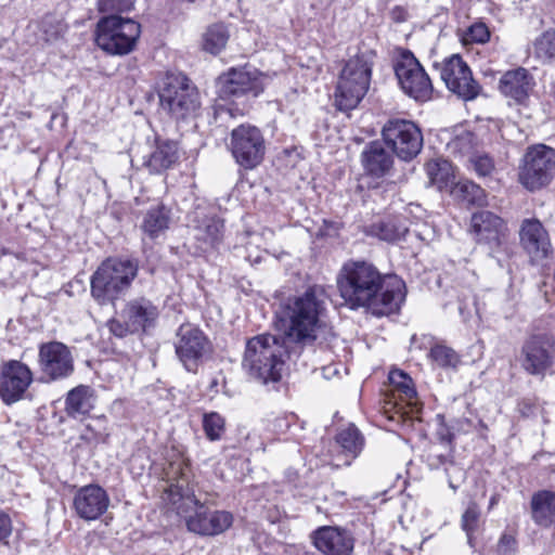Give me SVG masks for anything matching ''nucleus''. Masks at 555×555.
<instances>
[{"mask_svg": "<svg viewBox=\"0 0 555 555\" xmlns=\"http://www.w3.org/2000/svg\"><path fill=\"white\" fill-rule=\"evenodd\" d=\"M337 288L348 308H364L377 317L397 312L405 300V284L398 275L384 274L364 260L343 264Z\"/></svg>", "mask_w": 555, "mask_h": 555, "instance_id": "nucleus-1", "label": "nucleus"}, {"mask_svg": "<svg viewBox=\"0 0 555 555\" xmlns=\"http://www.w3.org/2000/svg\"><path fill=\"white\" fill-rule=\"evenodd\" d=\"M165 475L169 485L163 499L185 519L190 531L201 535H216L231 527L233 516L230 512L209 511L195 495L189 462L182 457L171 461L165 468Z\"/></svg>", "mask_w": 555, "mask_h": 555, "instance_id": "nucleus-2", "label": "nucleus"}, {"mask_svg": "<svg viewBox=\"0 0 555 555\" xmlns=\"http://www.w3.org/2000/svg\"><path fill=\"white\" fill-rule=\"evenodd\" d=\"M286 336L260 334L246 341L243 367L248 374L267 385L278 383L282 377L285 359L289 357V345Z\"/></svg>", "mask_w": 555, "mask_h": 555, "instance_id": "nucleus-3", "label": "nucleus"}, {"mask_svg": "<svg viewBox=\"0 0 555 555\" xmlns=\"http://www.w3.org/2000/svg\"><path fill=\"white\" fill-rule=\"evenodd\" d=\"M326 294L322 286L313 285L302 294L289 299L286 315L289 325L285 331L288 341L296 345H311L319 337L320 318L325 311Z\"/></svg>", "mask_w": 555, "mask_h": 555, "instance_id": "nucleus-4", "label": "nucleus"}, {"mask_svg": "<svg viewBox=\"0 0 555 555\" xmlns=\"http://www.w3.org/2000/svg\"><path fill=\"white\" fill-rule=\"evenodd\" d=\"M139 272L137 259L108 257L90 279L92 298L101 306L114 305L126 295Z\"/></svg>", "mask_w": 555, "mask_h": 555, "instance_id": "nucleus-5", "label": "nucleus"}, {"mask_svg": "<svg viewBox=\"0 0 555 555\" xmlns=\"http://www.w3.org/2000/svg\"><path fill=\"white\" fill-rule=\"evenodd\" d=\"M219 100L229 102L234 108H223L217 105L216 119L223 115H233V111L244 113L264 90L263 76L257 70L231 68L219 76L217 80Z\"/></svg>", "mask_w": 555, "mask_h": 555, "instance_id": "nucleus-6", "label": "nucleus"}, {"mask_svg": "<svg viewBox=\"0 0 555 555\" xmlns=\"http://www.w3.org/2000/svg\"><path fill=\"white\" fill-rule=\"evenodd\" d=\"M372 66L371 60L364 54L346 62L335 91V104L339 111L353 109L362 101L370 88Z\"/></svg>", "mask_w": 555, "mask_h": 555, "instance_id": "nucleus-7", "label": "nucleus"}, {"mask_svg": "<svg viewBox=\"0 0 555 555\" xmlns=\"http://www.w3.org/2000/svg\"><path fill=\"white\" fill-rule=\"evenodd\" d=\"M141 26L131 18L111 14L99 20L95 42L99 48L111 54L130 53L140 37Z\"/></svg>", "mask_w": 555, "mask_h": 555, "instance_id": "nucleus-8", "label": "nucleus"}, {"mask_svg": "<svg viewBox=\"0 0 555 555\" xmlns=\"http://www.w3.org/2000/svg\"><path fill=\"white\" fill-rule=\"evenodd\" d=\"M158 95L160 106L176 119L193 116L201 106L197 88L182 74L167 75Z\"/></svg>", "mask_w": 555, "mask_h": 555, "instance_id": "nucleus-9", "label": "nucleus"}, {"mask_svg": "<svg viewBox=\"0 0 555 555\" xmlns=\"http://www.w3.org/2000/svg\"><path fill=\"white\" fill-rule=\"evenodd\" d=\"M555 176V150L545 144L530 146L519 166V183L534 192L548 185Z\"/></svg>", "mask_w": 555, "mask_h": 555, "instance_id": "nucleus-10", "label": "nucleus"}, {"mask_svg": "<svg viewBox=\"0 0 555 555\" xmlns=\"http://www.w3.org/2000/svg\"><path fill=\"white\" fill-rule=\"evenodd\" d=\"M436 435L438 442L431 443L428 448L426 463L431 470H442L449 487L456 491L466 480V470L454 459V447L452 446L454 435L443 425L437 429Z\"/></svg>", "mask_w": 555, "mask_h": 555, "instance_id": "nucleus-11", "label": "nucleus"}, {"mask_svg": "<svg viewBox=\"0 0 555 555\" xmlns=\"http://www.w3.org/2000/svg\"><path fill=\"white\" fill-rule=\"evenodd\" d=\"M469 234L476 244L486 247L492 257L507 249V223L490 210H479L472 215Z\"/></svg>", "mask_w": 555, "mask_h": 555, "instance_id": "nucleus-12", "label": "nucleus"}, {"mask_svg": "<svg viewBox=\"0 0 555 555\" xmlns=\"http://www.w3.org/2000/svg\"><path fill=\"white\" fill-rule=\"evenodd\" d=\"M173 346L179 361L188 372L192 373H196L199 364L212 351L207 335L192 323H183L178 327Z\"/></svg>", "mask_w": 555, "mask_h": 555, "instance_id": "nucleus-13", "label": "nucleus"}, {"mask_svg": "<svg viewBox=\"0 0 555 555\" xmlns=\"http://www.w3.org/2000/svg\"><path fill=\"white\" fill-rule=\"evenodd\" d=\"M519 362L528 374L543 376L555 363V338L546 333L530 335L521 346Z\"/></svg>", "mask_w": 555, "mask_h": 555, "instance_id": "nucleus-14", "label": "nucleus"}, {"mask_svg": "<svg viewBox=\"0 0 555 555\" xmlns=\"http://www.w3.org/2000/svg\"><path fill=\"white\" fill-rule=\"evenodd\" d=\"M395 73L403 92L416 101H427L433 94L429 76L410 52L404 51L395 65Z\"/></svg>", "mask_w": 555, "mask_h": 555, "instance_id": "nucleus-15", "label": "nucleus"}, {"mask_svg": "<svg viewBox=\"0 0 555 555\" xmlns=\"http://www.w3.org/2000/svg\"><path fill=\"white\" fill-rule=\"evenodd\" d=\"M38 365L48 382H55L73 374L74 357L70 349L61 341L42 343L38 351Z\"/></svg>", "mask_w": 555, "mask_h": 555, "instance_id": "nucleus-16", "label": "nucleus"}, {"mask_svg": "<svg viewBox=\"0 0 555 555\" xmlns=\"http://www.w3.org/2000/svg\"><path fill=\"white\" fill-rule=\"evenodd\" d=\"M34 382L30 367L22 361L9 360L0 369V398L11 405L25 398L29 386Z\"/></svg>", "mask_w": 555, "mask_h": 555, "instance_id": "nucleus-17", "label": "nucleus"}, {"mask_svg": "<svg viewBox=\"0 0 555 555\" xmlns=\"http://www.w3.org/2000/svg\"><path fill=\"white\" fill-rule=\"evenodd\" d=\"M311 539L324 555H350L354 547L351 532L340 527H320L311 533Z\"/></svg>", "mask_w": 555, "mask_h": 555, "instance_id": "nucleus-18", "label": "nucleus"}, {"mask_svg": "<svg viewBox=\"0 0 555 555\" xmlns=\"http://www.w3.org/2000/svg\"><path fill=\"white\" fill-rule=\"evenodd\" d=\"M109 496L98 485H88L80 488L74 496L73 506L76 514L85 520L99 519L108 508Z\"/></svg>", "mask_w": 555, "mask_h": 555, "instance_id": "nucleus-19", "label": "nucleus"}, {"mask_svg": "<svg viewBox=\"0 0 555 555\" xmlns=\"http://www.w3.org/2000/svg\"><path fill=\"white\" fill-rule=\"evenodd\" d=\"M519 240L524 249L533 258L543 259L552 253L550 235L537 218L522 220L519 229Z\"/></svg>", "mask_w": 555, "mask_h": 555, "instance_id": "nucleus-20", "label": "nucleus"}, {"mask_svg": "<svg viewBox=\"0 0 555 555\" xmlns=\"http://www.w3.org/2000/svg\"><path fill=\"white\" fill-rule=\"evenodd\" d=\"M159 308L146 297H135L126 302L121 310V318L129 320L130 326L139 333H146L154 328L159 318Z\"/></svg>", "mask_w": 555, "mask_h": 555, "instance_id": "nucleus-21", "label": "nucleus"}, {"mask_svg": "<svg viewBox=\"0 0 555 555\" xmlns=\"http://www.w3.org/2000/svg\"><path fill=\"white\" fill-rule=\"evenodd\" d=\"M534 86L533 76L525 67L505 72L499 81L500 92L518 104H524L528 100Z\"/></svg>", "mask_w": 555, "mask_h": 555, "instance_id": "nucleus-22", "label": "nucleus"}, {"mask_svg": "<svg viewBox=\"0 0 555 555\" xmlns=\"http://www.w3.org/2000/svg\"><path fill=\"white\" fill-rule=\"evenodd\" d=\"M361 163L366 176L379 179L390 172L393 158L386 143L372 141L362 152Z\"/></svg>", "mask_w": 555, "mask_h": 555, "instance_id": "nucleus-23", "label": "nucleus"}, {"mask_svg": "<svg viewBox=\"0 0 555 555\" xmlns=\"http://www.w3.org/2000/svg\"><path fill=\"white\" fill-rule=\"evenodd\" d=\"M171 221V208L162 202H155L141 212L140 230L149 238L156 240L166 233Z\"/></svg>", "mask_w": 555, "mask_h": 555, "instance_id": "nucleus-24", "label": "nucleus"}, {"mask_svg": "<svg viewBox=\"0 0 555 555\" xmlns=\"http://www.w3.org/2000/svg\"><path fill=\"white\" fill-rule=\"evenodd\" d=\"M335 442L340 448L335 466H350L362 452L365 439L354 424H349L338 430Z\"/></svg>", "mask_w": 555, "mask_h": 555, "instance_id": "nucleus-25", "label": "nucleus"}, {"mask_svg": "<svg viewBox=\"0 0 555 555\" xmlns=\"http://www.w3.org/2000/svg\"><path fill=\"white\" fill-rule=\"evenodd\" d=\"M96 396L90 386L79 385L69 390L65 398V412L72 418L88 415L95 405Z\"/></svg>", "mask_w": 555, "mask_h": 555, "instance_id": "nucleus-26", "label": "nucleus"}, {"mask_svg": "<svg viewBox=\"0 0 555 555\" xmlns=\"http://www.w3.org/2000/svg\"><path fill=\"white\" fill-rule=\"evenodd\" d=\"M408 232L409 220L403 215L386 216L370 228L372 235L389 243L401 241Z\"/></svg>", "mask_w": 555, "mask_h": 555, "instance_id": "nucleus-27", "label": "nucleus"}, {"mask_svg": "<svg viewBox=\"0 0 555 555\" xmlns=\"http://www.w3.org/2000/svg\"><path fill=\"white\" fill-rule=\"evenodd\" d=\"M178 158V141H154V147L144 156L143 164L152 172H160L171 167Z\"/></svg>", "mask_w": 555, "mask_h": 555, "instance_id": "nucleus-28", "label": "nucleus"}, {"mask_svg": "<svg viewBox=\"0 0 555 555\" xmlns=\"http://www.w3.org/2000/svg\"><path fill=\"white\" fill-rule=\"evenodd\" d=\"M264 141H231L229 146L235 162L245 169L258 166L264 155Z\"/></svg>", "mask_w": 555, "mask_h": 555, "instance_id": "nucleus-29", "label": "nucleus"}, {"mask_svg": "<svg viewBox=\"0 0 555 555\" xmlns=\"http://www.w3.org/2000/svg\"><path fill=\"white\" fill-rule=\"evenodd\" d=\"M532 519L542 527L555 524V493L543 490L534 493L531 499Z\"/></svg>", "mask_w": 555, "mask_h": 555, "instance_id": "nucleus-30", "label": "nucleus"}, {"mask_svg": "<svg viewBox=\"0 0 555 555\" xmlns=\"http://www.w3.org/2000/svg\"><path fill=\"white\" fill-rule=\"evenodd\" d=\"M393 390L399 398L412 410L417 409L418 399L412 378L401 370H392L388 376Z\"/></svg>", "mask_w": 555, "mask_h": 555, "instance_id": "nucleus-31", "label": "nucleus"}, {"mask_svg": "<svg viewBox=\"0 0 555 555\" xmlns=\"http://www.w3.org/2000/svg\"><path fill=\"white\" fill-rule=\"evenodd\" d=\"M382 139H423L420 127L412 120L395 118L382 129Z\"/></svg>", "mask_w": 555, "mask_h": 555, "instance_id": "nucleus-32", "label": "nucleus"}, {"mask_svg": "<svg viewBox=\"0 0 555 555\" xmlns=\"http://www.w3.org/2000/svg\"><path fill=\"white\" fill-rule=\"evenodd\" d=\"M429 182L439 191L448 190L454 184V172L450 162L446 159L435 160L426 167Z\"/></svg>", "mask_w": 555, "mask_h": 555, "instance_id": "nucleus-33", "label": "nucleus"}, {"mask_svg": "<svg viewBox=\"0 0 555 555\" xmlns=\"http://www.w3.org/2000/svg\"><path fill=\"white\" fill-rule=\"evenodd\" d=\"M428 358L435 367L446 371H456L461 364V356L451 347L443 344L431 346Z\"/></svg>", "mask_w": 555, "mask_h": 555, "instance_id": "nucleus-34", "label": "nucleus"}, {"mask_svg": "<svg viewBox=\"0 0 555 555\" xmlns=\"http://www.w3.org/2000/svg\"><path fill=\"white\" fill-rule=\"evenodd\" d=\"M223 222L217 218L204 219L195 229V238L206 247H215L222 237Z\"/></svg>", "mask_w": 555, "mask_h": 555, "instance_id": "nucleus-35", "label": "nucleus"}, {"mask_svg": "<svg viewBox=\"0 0 555 555\" xmlns=\"http://www.w3.org/2000/svg\"><path fill=\"white\" fill-rule=\"evenodd\" d=\"M229 40V31L224 24L217 23L208 27L204 34L203 47L206 51L218 54Z\"/></svg>", "mask_w": 555, "mask_h": 555, "instance_id": "nucleus-36", "label": "nucleus"}, {"mask_svg": "<svg viewBox=\"0 0 555 555\" xmlns=\"http://www.w3.org/2000/svg\"><path fill=\"white\" fill-rule=\"evenodd\" d=\"M534 56L543 64L555 60V29L544 31L533 41Z\"/></svg>", "mask_w": 555, "mask_h": 555, "instance_id": "nucleus-37", "label": "nucleus"}, {"mask_svg": "<svg viewBox=\"0 0 555 555\" xmlns=\"http://www.w3.org/2000/svg\"><path fill=\"white\" fill-rule=\"evenodd\" d=\"M469 72L472 70L462 56L454 54L443 63L441 78L447 87H449L455 81L461 80L462 76L468 75Z\"/></svg>", "mask_w": 555, "mask_h": 555, "instance_id": "nucleus-38", "label": "nucleus"}, {"mask_svg": "<svg viewBox=\"0 0 555 555\" xmlns=\"http://www.w3.org/2000/svg\"><path fill=\"white\" fill-rule=\"evenodd\" d=\"M424 141H383L389 147L391 154L400 159L409 162L422 150Z\"/></svg>", "mask_w": 555, "mask_h": 555, "instance_id": "nucleus-39", "label": "nucleus"}, {"mask_svg": "<svg viewBox=\"0 0 555 555\" xmlns=\"http://www.w3.org/2000/svg\"><path fill=\"white\" fill-rule=\"evenodd\" d=\"M448 89L457 94L461 99L468 101L477 98L480 91V86L473 78L472 72L468 75L462 76L461 80L450 85Z\"/></svg>", "mask_w": 555, "mask_h": 555, "instance_id": "nucleus-40", "label": "nucleus"}, {"mask_svg": "<svg viewBox=\"0 0 555 555\" xmlns=\"http://www.w3.org/2000/svg\"><path fill=\"white\" fill-rule=\"evenodd\" d=\"M203 428L210 441L220 440L225 429L224 418L217 412L206 413L203 417Z\"/></svg>", "mask_w": 555, "mask_h": 555, "instance_id": "nucleus-41", "label": "nucleus"}, {"mask_svg": "<svg viewBox=\"0 0 555 555\" xmlns=\"http://www.w3.org/2000/svg\"><path fill=\"white\" fill-rule=\"evenodd\" d=\"M459 195L468 204L482 205L485 203L483 190L472 181H464L456 185Z\"/></svg>", "mask_w": 555, "mask_h": 555, "instance_id": "nucleus-42", "label": "nucleus"}, {"mask_svg": "<svg viewBox=\"0 0 555 555\" xmlns=\"http://www.w3.org/2000/svg\"><path fill=\"white\" fill-rule=\"evenodd\" d=\"M135 0H99L98 8L102 13L116 14L129 12L133 9Z\"/></svg>", "mask_w": 555, "mask_h": 555, "instance_id": "nucleus-43", "label": "nucleus"}, {"mask_svg": "<svg viewBox=\"0 0 555 555\" xmlns=\"http://www.w3.org/2000/svg\"><path fill=\"white\" fill-rule=\"evenodd\" d=\"M490 38V31L486 24L475 23L464 34L463 42L466 43H485Z\"/></svg>", "mask_w": 555, "mask_h": 555, "instance_id": "nucleus-44", "label": "nucleus"}, {"mask_svg": "<svg viewBox=\"0 0 555 555\" xmlns=\"http://www.w3.org/2000/svg\"><path fill=\"white\" fill-rule=\"evenodd\" d=\"M480 509L475 502H470L462 515V529L465 532L475 531L478 526Z\"/></svg>", "mask_w": 555, "mask_h": 555, "instance_id": "nucleus-45", "label": "nucleus"}, {"mask_svg": "<svg viewBox=\"0 0 555 555\" xmlns=\"http://www.w3.org/2000/svg\"><path fill=\"white\" fill-rule=\"evenodd\" d=\"M106 326L108 331L118 338H124L129 334H138L133 326H130L129 320L111 319L107 321Z\"/></svg>", "mask_w": 555, "mask_h": 555, "instance_id": "nucleus-46", "label": "nucleus"}, {"mask_svg": "<svg viewBox=\"0 0 555 555\" xmlns=\"http://www.w3.org/2000/svg\"><path fill=\"white\" fill-rule=\"evenodd\" d=\"M231 139H262V133L257 127L250 124H242L232 129Z\"/></svg>", "mask_w": 555, "mask_h": 555, "instance_id": "nucleus-47", "label": "nucleus"}, {"mask_svg": "<svg viewBox=\"0 0 555 555\" xmlns=\"http://www.w3.org/2000/svg\"><path fill=\"white\" fill-rule=\"evenodd\" d=\"M470 162L475 171L482 177L490 175L494 168L493 162L488 155H475Z\"/></svg>", "mask_w": 555, "mask_h": 555, "instance_id": "nucleus-48", "label": "nucleus"}, {"mask_svg": "<svg viewBox=\"0 0 555 555\" xmlns=\"http://www.w3.org/2000/svg\"><path fill=\"white\" fill-rule=\"evenodd\" d=\"M517 550V541L514 535L503 533L496 545L498 555H514Z\"/></svg>", "mask_w": 555, "mask_h": 555, "instance_id": "nucleus-49", "label": "nucleus"}, {"mask_svg": "<svg viewBox=\"0 0 555 555\" xmlns=\"http://www.w3.org/2000/svg\"><path fill=\"white\" fill-rule=\"evenodd\" d=\"M12 520L11 517L0 509V542L3 544H8V539L12 533Z\"/></svg>", "mask_w": 555, "mask_h": 555, "instance_id": "nucleus-50", "label": "nucleus"}, {"mask_svg": "<svg viewBox=\"0 0 555 555\" xmlns=\"http://www.w3.org/2000/svg\"><path fill=\"white\" fill-rule=\"evenodd\" d=\"M455 426L459 431H463V433H469L473 428L476 427V425L470 420H468L466 417L459 418L455 422Z\"/></svg>", "mask_w": 555, "mask_h": 555, "instance_id": "nucleus-51", "label": "nucleus"}, {"mask_svg": "<svg viewBox=\"0 0 555 555\" xmlns=\"http://www.w3.org/2000/svg\"><path fill=\"white\" fill-rule=\"evenodd\" d=\"M390 16L395 22L400 23L406 20V11L404 8L397 5L390 11Z\"/></svg>", "mask_w": 555, "mask_h": 555, "instance_id": "nucleus-52", "label": "nucleus"}, {"mask_svg": "<svg viewBox=\"0 0 555 555\" xmlns=\"http://www.w3.org/2000/svg\"><path fill=\"white\" fill-rule=\"evenodd\" d=\"M256 438V435L255 434H248L247 437H246V442L244 444V447L249 450V451H254V450H264L263 448V443L261 441L258 442V444H254V443H248L251 438Z\"/></svg>", "mask_w": 555, "mask_h": 555, "instance_id": "nucleus-53", "label": "nucleus"}, {"mask_svg": "<svg viewBox=\"0 0 555 555\" xmlns=\"http://www.w3.org/2000/svg\"><path fill=\"white\" fill-rule=\"evenodd\" d=\"M0 251H1V255L3 256H9V255H13L16 259L18 260H26L25 258V254L24 253H12L9 248L7 247H0Z\"/></svg>", "mask_w": 555, "mask_h": 555, "instance_id": "nucleus-54", "label": "nucleus"}, {"mask_svg": "<svg viewBox=\"0 0 555 555\" xmlns=\"http://www.w3.org/2000/svg\"><path fill=\"white\" fill-rule=\"evenodd\" d=\"M474 532L475 531H469V532H466V535H467V543L469 544L470 547H475V541H474Z\"/></svg>", "mask_w": 555, "mask_h": 555, "instance_id": "nucleus-55", "label": "nucleus"}, {"mask_svg": "<svg viewBox=\"0 0 555 555\" xmlns=\"http://www.w3.org/2000/svg\"><path fill=\"white\" fill-rule=\"evenodd\" d=\"M496 495L491 496L489 508H492L496 504Z\"/></svg>", "mask_w": 555, "mask_h": 555, "instance_id": "nucleus-56", "label": "nucleus"}, {"mask_svg": "<svg viewBox=\"0 0 555 555\" xmlns=\"http://www.w3.org/2000/svg\"><path fill=\"white\" fill-rule=\"evenodd\" d=\"M477 425L480 426L482 429H487V425L481 420L477 421Z\"/></svg>", "mask_w": 555, "mask_h": 555, "instance_id": "nucleus-57", "label": "nucleus"}, {"mask_svg": "<svg viewBox=\"0 0 555 555\" xmlns=\"http://www.w3.org/2000/svg\"><path fill=\"white\" fill-rule=\"evenodd\" d=\"M454 139H461V135H460V134H456V135L454 137Z\"/></svg>", "mask_w": 555, "mask_h": 555, "instance_id": "nucleus-58", "label": "nucleus"}]
</instances>
